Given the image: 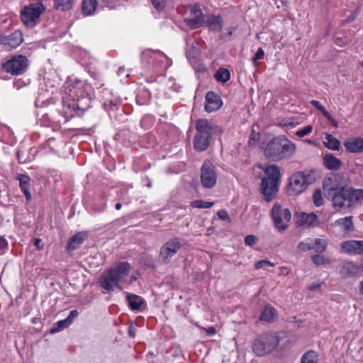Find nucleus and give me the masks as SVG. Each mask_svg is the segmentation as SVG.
Listing matches in <instances>:
<instances>
[{"label": "nucleus", "mask_w": 363, "mask_h": 363, "mask_svg": "<svg viewBox=\"0 0 363 363\" xmlns=\"http://www.w3.org/2000/svg\"><path fill=\"white\" fill-rule=\"evenodd\" d=\"M264 155L274 162L289 160L296 152V145L284 135L269 140L264 147Z\"/></svg>", "instance_id": "obj_1"}, {"label": "nucleus", "mask_w": 363, "mask_h": 363, "mask_svg": "<svg viewBox=\"0 0 363 363\" xmlns=\"http://www.w3.org/2000/svg\"><path fill=\"white\" fill-rule=\"evenodd\" d=\"M329 200L337 210H350L363 201V189L345 186Z\"/></svg>", "instance_id": "obj_2"}, {"label": "nucleus", "mask_w": 363, "mask_h": 363, "mask_svg": "<svg viewBox=\"0 0 363 363\" xmlns=\"http://www.w3.org/2000/svg\"><path fill=\"white\" fill-rule=\"evenodd\" d=\"M196 129L194 146L198 151L206 150L209 146L213 134L220 133L222 131L219 126L205 119L197 121Z\"/></svg>", "instance_id": "obj_3"}, {"label": "nucleus", "mask_w": 363, "mask_h": 363, "mask_svg": "<svg viewBox=\"0 0 363 363\" xmlns=\"http://www.w3.org/2000/svg\"><path fill=\"white\" fill-rule=\"evenodd\" d=\"M264 172V176L262 179L260 190L264 199L269 202L275 198L278 192L280 170L277 165L272 164L267 166Z\"/></svg>", "instance_id": "obj_4"}, {"label": "nucleus", "mask_w": 363, "mask_h": 363, "mask_svg": "<svg viewBox=\"0 0 363 363\" xmlns=\"http://www.w3.org/2000/svg\"><path fill=\"white\" fill-rule=\"evenodd\" d=\"M129 269L130 264L128 262L119 263L116 267L111 268L102 274L99 281L100 286L108 292L113 291L114 287L122 289L120 282L127 274Z\"/></svg>", "instance_id": "obj_5"}, {"label": "nucleus", "mask_w": 363, "mask_h": 363, "mask_svg": "<svg viewBox=\"0 0 363 363\" xmlns=\"http://www.w3.org/2000/svg\"><path fill=\"white\" fill-rule=\"evenodd\" d=\"M280 337L277 333L268 332L258 335L252 342L253 352L258 357H264L274 351L279 345Z\"/></svg>", "instance_id": "obj_6"}, {"label": "nucleus", "mask_w": 363, "mask_h": 363, "mask_svg": "<svg viewBox=\"0 0 363 363\" xmlns=\"http://www.w3.org/2000/svg\"><path fill=\"white\" fill-rule=\"evenodd\" d=\"M315 177L311 172H298L294 174L289 179L287 186L289 195H296L302 193L309 184L314 182Z\"/></svg>", "instance_id": "obj_7"}, {"label": "nucleus", "mask_w": 363, "mask_h": 363, "mask_svg": "<svg viewBox=\"0 0 363 363\" xmlns=\"http://www.w3.org/2000/svg\"><path fill=\"white\" fill-rule=\"evenodd\" d=\"M46 6L43 2L31 3L24 6V26L34 27L40 21L41 15L45 11Z\"/></svg>", "instance_id": "obj_8"}, {"label": "nucleus", "mask_w": 363, "mask_h": 363, "mask_svg": "<svg viewBox=\"0 0 363 363\" xmlns=\"http://www.w3.org/2000/svg\"><path fill=\"white\" fill-rule=\"evenodd\" d=\"M184 245L182 238L174 237L168 240L160 249L159 259L163 263H168L172 258Z\"/></svg>", "instance_id": "obj_9"}, {"label": "nucleus", "mask_w": 363, "mask_h": 363, "mask_svg": "<svg viewBox=\"0 0 363 363\" xmlns=\"http://www.w3.org/2000/svg\"><path fill=\"white\" fill-rule=\"evenodd\" d=\"M272 218L273 219L275 227L279 231L285 230L289 226L286 223L289 222L291 218V213L289 208L282 209L281 205L275 203L271 211Z\"/></svg>", "instance_id": "obj_10"}, {"label": "nucleus", "mask_w": 363, "mask_h": 363, "mask_svg": "<svg viewBox=\"0 0 363 363\" xmlns=\"http://www.w3.org/2000/svg\"><path fill=\"white\" fill-rule=\"evenodd\" d=\"M342 177L339 174H331L325 177L323 182V189L325 196L329 200L336 193L346 186L341 182Z\"/></svg>", "instance_id": "obj_11"}, {"label": "nucleus", "mask_w": 363, "mask_h": 363, "mask_svg": "<svg viewBox=\"0 0 363 363\" xmlns=\"http://www.w3.org/2000/svg\"><path fill=\"white\" fill-rule=\"evenodd\" d=\"M201 181L205 188L211 189L215 186L217 174L215 166L210 162H205L201 168Z\"/></svg>", "instance_id": "obj_12"}, {"label": "nucleus", "mask_w": 363, "mask_h": 363, "mask_svg": "<svg viewBox=\"0 0 363 363\" xmlns=\"http://www.w3.org/2000/svg\"><path fill=\"white\" fill-rule=\"evenodd\" d=\"M190 17L184 19L186 25L191 29H196L202 27L205 23L204 15L199 4L191 5Z\"/></svg>", "instance_id": "obj_13"}, {"label": "nucleus", "mask_w": 363, "mask_h": 363, "mask_svg": "<svg viewBox=\"0 0 363 363\" xmlns=\"http://www.w3.org/2000/svg\"><path fill=\"white\" fill-rule=\"evenodd\" d=\"M23 42V33L17 30L9 35H0V43L2 44L6 50L16 48Z\"/></svg>", "instance_id": "obj_14"}, {"label": "nucleus", "mask_w": 363, "mask_h": 363, "mask_svg": "<svg viewBox=\"0 0 363 363\" xmlns=\"http://www.w3.org/2000/svg\"><path fill=\"white\" fill-rule=\"evenodd\" d=\"M2 67L6 72L13 75L21 74L23 70V55L13 57V58L4 62Z\"/></svg>", "instance_id": "obj_15"}, {"label": "nucleus", "mask_w": 363, "mask_h": 363, "mask_svg": "<svg viewBox=\"0 0 363 363\" xmlns=\"http://www.w3.org/2000/svg\"><path fill=\"white\" fill-rule=\"evenodd\" d=\"M223 104V101L219 95L213 91H208L206 95L205 110L208 112H213L218 110Z\"/></svg>", "instance_id": "obj_16"}, {"label": "nucleus", "mask_w": 363, "mask_h": 363, "mask_svg": "<svg viewBox=\"0 0 363 363\" xmlns=\"http://www.w3.org/2000/svg\"><path fill=\"white\" fill-rule=\"evenodd\" d=\"M341 247L347 253L361 255L363 254V240L345 241L341 244Z\"/></svg>", "instance_id": "obj_17"}, {"label": "nucleus", "mask_w": 363, "mask_h": 363, "mask_svg": "<svg viewBox=\"0 0 363 363\" xmlns=\"http://www.w3.org/2000/svg\"><path fill=\"white\" fill-rule=\"evenodd\" d=\"M345 150L350 153H361L363 152V138H350L344 142Z\"/></svg>", "instance_id": "obj_18"}, {"label": "nucleus", "mask_w": 363, "mask_h": 363, "mask_svg": "<svg viewBox=\"0 0 363 363\" xmlns=\"http://www.w3.org/2000/svg\"><path fill=\"white\" fill-rule=\"evenodd\" d=\"M204 25L208 26L210 30L213 31H220L223 26V20L219 15H211L207 17L206 21L205 20Z\"/></svg>", "instance_id": "obj_19"}, {"label": "nucleus", "mask_w": 363, "mask_h": 363, "mask_svg": "<svg viewBox=\"0 0 363 363\" xmlns=\"http://www.w3.org/2000/svg\"><path fill=\"white\" fill-rule=\"evenodd\" d=\"M87 238V233L82 231L77 233L74 235L69 238L67 243V249L69 250H74Z\"/></svg>", "instance_id": "obj_20"}, {"label": "nucleus", "mask_w": 363, "mask_h": 363, "mask_svg": "<svg viewBox=\"0 0 363 363\" xmlns=\"http://www.w3.org/2000/svg\"><path fill=\"white\" fill-rule=\"evenodd\" d=\"M297 223L299 225H314V223L317 220V216L313 213L309 214L300 213L297 215Z\"/></svg>", "instance_id": "obj_21"}, {"label": "nucleus", "mask_w": 363, "mask_h": 363, "mask_svg": "<svg viewBox=\"0 0 363 363\" xmlns=\"http://www.w3.org/2000/svg\"><path fill=\"white\" fill-rule=\"evenodd\" d=\"M323 163L325 166L330 170H337L342 165L341 160L332 154H326L323 157Z\"/></svg>", "instance_id": "obj_22"}, {"label": "nucleus", "mask_w": 363, "mask_h": 363, "mask_svg": "<svg viewBox=\"0 0 363 363\" xmlns=\"http://www.w3.org/2000/svg\"><path fill=\"white\" fill-rule=\"evenodd\" d=\"M126 299L128 303L129 307L133 311H139L141 306L144 304V300L142 297L131 294H127Z\"/></svg>", "instance_id": "obj_23"}, {"label": "nucleus", "mask_w": 363, "mask_h": 363, "mask_svg": "<svg viewBox=\"0 0 363 363\" xmlns=\"http://www.w3.org/2000/svg\"><path fill=\"white\" fill-rule=\"evenodd\" d=\"M359 267L352 262H348L343 264L340 269V274L344 277H352L357 274Z\"/></svg>", "instance_id": "obj_24"}, {"label": "nucleus", "mask_w": 363, "mask_h": 363, "mask_svg": "<svg viewBox=\"0 0 363 363\" xmlns=\"http://www.w3.org/2000/svg\"><path fill=\"white\" fill-rule=\"evenodd\" d=\"M97 0H82V11L84 16H89L94 13L96 6Z\"/></svg>", "instance_id": "obj_25"}, {"label": "nucleus", "mask_w": 363, "mask_h": 363, "mask_svg": "<svg viewBox=\"0 0 363 363\" xmlns=\"http://www.w3.org/2000/svg\"><path fill=\"white\" fill-rule=\"evenodd\" d=\"M186 45H187V48H186V57L189 59L196 58V56L199 53V50L197 46V43H196V45H194V42H191V39L190 38H186Z\"/></svg>", "instance_id": "obj_26"}, {"label": "nucleus", "mask_w": 363, "mask_h": 363, "mask_svg": "<svg viewBox=\"0 0 363 363\" xmlns=\"http://www.w3.org/2000/svg\"><path fill=\"white\" fill-rule=\"evenodd\" d=\"M276 315L275 309L269 306H266L261 312L259 320L271 322Z\"/></svg>", "instance_id": "obj_27"}, {"label": "nucleus", "mask_w": 363, "mask_h": 363, "mask_svg": "<svg viewBox=\"0 0 363 363\" xmlns=\"http://www.w3.org/2000/svg\"><path fill=\"white\" fill-rule=\"evenodd\" d=\"M325 147L332 150H339L340 142L330 134H327L323 142Z\"/></svg>", "instance_id": "obj_28"}, {"label": "nucleus", "mask_w": 363, "mask_h": 363, "mask_svg": "<svg viewBox=\"0 0 363 363\" xmlns=\"http://www.w3.org/2000/svg\"><path fill=\"white\" fill-rule=\"evenodd\" d=\"M74 4V0H54V9L62 11L70 10Z\"/></svg>", "instance_id": "obj_29"}, {"label": "nucleus", "mask_w": 363, "mask_h": 363, "mask_svg": "<svg viewBox=\"0 0 363 363\" xmlns=\"http://www.w3.org/2000/svg\"><path fill=\"white\" fill-rule=\"evenodd\" d=\"M215 79L221 83L228 82L230 78L229 70L224 67H220L214 74Z\"/></svg>", "instance_id": "obj_30"}, {"label": "nucleus", "mask_w": 363, "mask_h": 363, "mask_svg": "<svg viewBox=\"0 0 363 363\" xmlns=\"http://www.w3.org/2000/svg\"><path fill=\"white\" fill-rule=\"evenodd\" d=\"M338 225L343 228L346 232H350L354 230V225L352 222V216H346L343 218H340L337 221Z\"/></svg>", "instance_id": "obj_31"}, {"label": "nucleus", "mask_w": 363, "mask_h": 363, "mask_svg": "<svg viewBox=\"0 0 363 363\" xmlns=\"http://www.w3.org/2000/svg\"><path fill=\"white\" fill-rule=\"evenodd\" d=\"M313 249L318 253H322L325 251L328 242L324 239L315 238L313 239Z\"/></svg>", "instance_id": "obj_32"}, {"label": "nucleus", "mask_w": 363, "mask_h": 363, "mask_svg": "<svg viewBox=\"0 0 363 363\" xmlns=\"http://www.w3.org/2000/svg\"><path fill=\"white\" fill-rule=\"evenodd\" d=\"M301 363H318L316 353L313 350L306 352L301 357Z\"/></svg>", "instance_id": "obj_33"}, {"label": "nucleus", "mask_w": 363, "mask_h": 363, "mask_svg": "<svg viewBox=\"0 0 363 363\" xmlns=\"http://www.w3.org/2000/svg\"><path fill=\"white\" fill-rule=\"evenodd\" d=\"M313 239L308 238L298 244L297 248L301 252H306L313 249Z\"/></svg>", "instance_id": "obj_34"}, {"label": "nucleus", "mask_w": 363, "mask_h": 363, "mask_svg": "<svg viewBox=\"0 0 363 363\" xmlns=\"http://www.w3.org/2000/svg\"><path fill=\"white\" fill-rule=\"evenodd\" d=\"M69 325H70V324L68 323V321L66 320V318L65 320H59L52 326V328H50V333L52 334L57 333L67 328Z\"/></svg>", "instance_id": "obj_35"}, {"label": "nucleus", "mask_w": 363, "mask_h": 363, "mask_svg": "<svg viewBox=\"0 0 363 363\" xmlns=\"http://www.w3.org/2000/svg\"><path fill=\"white\" fill-rule=\"evenodd\" d=\"M311 259L313 262L317 266H320L323 264L330 263V260L329 258L319 254L312 255Z\"/></svg>", "instance_id": "obj_36"}, {"label": "nucleus", "mask_w": 363, "mask_h": 363, "mask_svg": "<svg viewBox=\"0 0 363 363\" xmlns=\"http://www.w3.org/2000/svg\"><path fill=\"white\" fill-rule=\"evenodd\" d=\"M213 205V202L204 201L203 200H195L191 203L192 207L198 208H210Z\"/></svg>", "instance_id": "obj_37"}, {"label": "nucleus", "mask_w": 363, "mask_h": 363, "mask_svg": "<svg viewBox=\"0 0 363 363\" xmlns=\"http://www.w3.org/2000/svg\"><path fill=\"white\" fill-rule=\"evenodd\" d=\"M313 203L315 206H320L323 203V199L320 189H316L313 195Z\"/></svg>", "instance_id": "obj_38"}, {"label": "nucleus", "mask_w": 363, "mask_h": 363, "mask_svg": "<svg viewBox=\"0 0 363 363\" xmlns=\"http://www.w3.org/2000/svg\"><path fill=\"white\" fill-rule=\"evenodd\" d=\"M151 2L155 9L161 11L166 6L167 0H151Z\"/></svg>", "instance_id": "obj_39"}, {"label": "nucleus", "mask_w": 363, "mask_h": 363, "mask_svg": "<svg viewBox=\"0 0 363 363\" xmlns=\"http://www.w3.org/2000/svg\"><path fill=\"white\" fill-rule=\"evenodd\" d=\"M312 131V126L311 125L305 126L303 128L296 132V135L300 138L304 137Z\"/></svg>", "instance_id": "obj_40"}, {"label": "nucleus", "mask_w": 363, "mask_h": 363, "mask_svg": "<svg viewBox=\"0 0 363 363\" xmlns=\"http://www.w3.org/2000/svg\"><path fill=\"white\" fill-rule=\"evenodd\" d=\"M265 266L274 267V264L271 262L270 261L266 260V259H262V260L258 261L255 264V268L257 269L263 268Z\"/></svg>", "instance_id": "obj_41"}, {"label": "nucleus", "mask_w": 363, "mask_h": 363, "mask_svg": "<svg viewBox=\"0 0 363 363\" xmlns=\"http://www.w3.org/2000/svg\"><path fill=\"white\" fill-rule=\"evenodd\" d=\"M264 50L261 48H258L257 51L256 52V53L255 54V55L252 57L253 64L256 65L257 61L262 59L264 57Z\"/></svg>", "instance_id": "obj_42"}, {"label": "nucleus", "mask_w": 363, "mask_h": 363, "mask_svg": "<svg viewBox=\"0 0 363 363\" xmlns=\"http://www.w3.org/2000/svg\"><path fill=\"white\" fill-rule=\"evenodd\" d=\"M8 242L4 237L0 235V255H4L7 250Z\"/></svg>", "instance_id": "obj_43"}, {"label": "nucleus", "mask_w": 363, "mask_h": 363, "mask_svg": "<svg viewBox=\"0 0 363 363\" xmlns=\"http://www.w3.org/2000/svg\"><path fill=\"white\" fill-rule=\"evenodd\" d=\"M29 181H30L29 177L24 174V196H26V199L27 201H30L31 198H32L30 191L26 188V184Z\"/></svg>", "instance_id": "obj_44"}, {"label": "nucleus", "mask_w": 363, "mask_h": 363, "mask_svg": "<svg viewBox=\"0 0 363 363\" xmlns=\"http://www.w3.org/2000/svg\"><path fill=\"white\" fill-rule=\"evenodd\" d=\"M257 240V238L253 235H248L245 238V244L246 245L252 246Z\"/></svg>", "instance_id": "obj_45"}, {"label": "nucleus", "mask_w": 363, "mask_h": 363, "mask_svg": "<svg viewBox=\"0 0 363 363\" xmlns=\"http://www.w3.org/2000/svg\"><path fill=\"white\" fill-rule=\"evenodd\" d=\"M322 114L332 123V125L335 127H337V123L335 121V120L332 117V116L330 114V113L324 108L321 111Z\"/></svg>", "instance_id": "obj_46"}, {"label": "nucleus", "mask_w": 363, "mask_h": 363, "mask_svg": "<svg viewBox=\"0 0 363 363\" xmlns=\"http://www.w3.org/2000/svg\"><path fill=\"white\" fill-rule=\"evenodd\" d=\"M79 315V313L77 310H72L69 312V315L66 318V320H67L68 323L70 325L72 323L73 320L77 318Z\"/></svg>", "instance_id": "obj_47"}, {"label": "nucleus", "mask_w": 363, "mask_h": 363, "mask_svg": "<svg viewBox=\"0 0 363 363\" xmlns=\"http://www.w3.org/2000/svg\"><path fill=\"white\" fill-rule=\"evenodd\" d=\"M259 134L256 133L255 131L253 130L250 138L249 144L250 145H255L256 142L259 140Z\"/></svg>", "instance_id": "obj_48"}, {"label": "nucleus", "mask_w": 363, "mask_h": 363, "mask_svg": "<svg viewBox=\"0 0 363 363\" xmlns=\"http://www.w3.org/2000/svg\"><path fill=\"white\" fill-rule=\"evenodd\" d=\"M217 215H218V217L219 218V219H220V220H230L228 213L225 210H220L217 213Z\"/></svg>", "instance_id": "obj_49"}, {"label": "nucleus", "mask_w": 363, "mask_h": 363, "mask_svg": "<svg viewBox=\"0 0 363 363\" xmlns=\"http://www.w3.org/2000/svg\"><path fill=\"white\" fill-rule=\"evenodd\" d=\"M311 104L320 112L325 108V107L317 100H312Z\"/></svg>", "instance_id": "obj_50"}, {"label": "nucleus", "mask_w": 363, "mask_h": 363, "mask_svg": "<svg viewBox=\"0 0 363 363\" xmlns=\"http://www.w3.org/2000/svg\"><path fill=\"white\" fill-rule=\"evenodd\" d=\"M359 14V11L358 9H357L354 12H353L351 15H350L349 16H347L346 21L347 22H352L353 21H354L356 19V18L357 17Z\"/></svg>", "instance_id": "obj_51"}, {"label": "nucleus", "mask_w": 363, "mask_h": 363, "mask_svg": "<svg viewBox=\"0 0 363 363\" xmlns=\"http://www.w3.org/2000/svg\"><path fill=\"white\" fill-rule=\"evenodd\" d=\"M16 179L19 182V187L23 191V174H18Z\"/></svg>", "instance_id": "obj_52"}, {"label": "nucleus", "mask_w": 363, "mask_h": 363, "mask_svg": "<svg viewBox=\"0 0 363 363\" xmlns=\"http://www.w3.org/2000/svg\"><path fill=\"white\" fill-rule=\"evenodd\" d=\"M117 74L118 76H125V78L129 77V74L125 73V69L123 67H120L117 71Z\"/></svg>", "instance_id": "obj_53"}, {"label": "nucleus", "mask_w": 363, "mask_h": 363, "mask_svg": "<svg viewBox=\"0 0 363 363\" xmlns=\"http://www.w3.org/2000/svg\"><path fill=\"white\" fill-rule=\"evenodd\" d=\"M128 334L131 337H135V332L133 325H130L128 328Z\"/></svg>", "instance_id": "obj_54"}, {"label": "nucleus", "mask_w": 363, "mask_h": 363, "mask_svg": "<svg viewBox=\"0 0 363 363\" xmlns=\"http://www.w3.org/2000/svg\"><path fill=\"white\" fill-rule=\"evenodd\" d=\"M41 240L40 238L34 239V245L37 247V249L40 250L42 248L43 245L40 246Z\"/></svg>", "instance_id": "obj_55"}, {"label": "nucleus", "mask_w": 363, "mask_h": 363, "mask_svg": "<svg viewBox=\"0 0 363 363\" xmlns=\"http://www.w3.org/2000/svg\"><path fill=\"white\" fill-rule=\"evenodd\" d=\"M232 33H233V32H232L231 30L228 33H222V34H220L219 35V39L221 40H224V39H225V38L227 36H231Z\"/></svg>", "instance_id": "obj_56"}, {"label": "nucleus", "mask_w": 363, "mask_h": 363, "mask_svg": "<svg viewBox=\"0 0 363 363\" xmlns=\"http://www.w3.org/2000/svg\"><path fill=\"white\" fill-rule=\"evenodd\" d=\"M22 82L21 80L16 81L13 83L14 87L16 88L17 90L20 89L22 86Z\"/></svg>", "instance_id": "obj_57"}, {"label": "nucleus", "mask_w": 363, "mask_h": 363, "mask_svg": "<svg viewBox=\"0 0 363 363\" xmlns=\"http://www.w3.org/2000/svg\"><path fill=\"white\" fill-rule=\"evenodd\" d=\"M207 333L209 335H214L216 333V330L214 327H210L208 328Z\"/></svg>", "instance_id": "obj_58"}, {"label": "nucleus", "mask_w": 363, "mask_h": 363, "mask_svg": "<svg viewBox=\"0 0 363 363\" xmlns=\"http://www.w3.org/2000/svg\"><path fill=\"white\" fill-rule=\"evenodd\" d=\"M101 1L106 6H110L113 3V0H101Z\"/></svg>", "instance_id": "obj_59"}, {"label": "nucleus", "mask_w": 363, "mask_h": 363, "mask_svg": "<svg viewBox=\"0 0 363 363\" xmlns=\"http://www.w3.org/2000/svg\"><path fill=\"white\" fill-rule=\"evenodd\" d=\"M320 287V284H313L311 286H309V289L311 290V291H314V290H316L317 289H318Z\"/></svg>", "instance_id": "obj_60"}, {"label": "nucleus", "mask_w": 363, "mask_h": 363, "mask_svg": "<svg viewBox=\"0 0 363 363\" xmlns=\"http://www.w3.org/2000/svg\"><path fill=\"white\" fill-rule=\"evenodd\" d=\"M121 207H122V205L121 203H116V206H115L116 209L120 210L121 208Z\"/></svg>", "instance_id": "obj_61"}, {"label": "nucleus", "mask_w": 363, "mask_h": 363, "mask_svg": "<svg viewBox=\"0 0 363 363\" xmlns=\"http://www.w3.org/2000/svg\"><path fill=\"white\" fill-rule=\"evenodd\" d=\"M28 65V60L27 58L24 56V69L26 68V67Z\"/></svg>", "instance_id": "obj_62"}, {"label": "nucleus", "mask_w": 363, "mask_h": 363, "mask_svg": "<svg viewBox=\"0 0 363 363\" xmlns=\"http://www.w3.org/2000/svg\"><path fill=\"white\" fill-rule=\"evenodd\" d=\"M359 290L361 291V294H363V279L362 281L360 282Z\"/></svg>", "instance_id": "obj_63"}, {"label": "nucleus", "mask_w": 363, "mask_h": 363, "mask_svg": "<svg viewBox=\"0 0 363 363\" xmlns=\"http://www.w3.org/2000/svg\"><path fill=\"white\" fill-rule=\"evenodd\" d=\"M19 17L21 21H23V8H21L19 11Z\"/></svg>", "instance_id": "obj_64"}]
</instances>
